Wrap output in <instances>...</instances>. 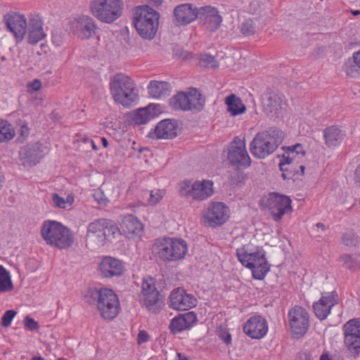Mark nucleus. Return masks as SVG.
<instances>
[{
	"mask_svg": "<svg viewBox=\"0 0 360 360\" xmlns=\"http://www.w3.org/2000/svg\"><path fill=\"white\" fill-rule=\"evenodd\" d=\"M93 196L95 200L97 201L98 203L101 205L105 206L108 202V200L104 195L103 192L100 190L96 191Z\"/></svg>",
	"mask_w": 360,
	"mask_h": 360,
	"instance_id": "de8ad7c7",
	"label": "nucleus"
},
{
	"mask_svg": "<svg viewBox=\"0 0 360 360\" xmlns=\"http://www.w3.org/2000/svg\"><path fill=\"white\" fill-rule=\"evenodd\" d=\"M213 193V183L210 180L196 181L193 183L192 198L204 200Z\"/></svg>",
	"mask_w": 360,
	"mask_h": 360,
	"instance_id": "c756f323",
	"label": "nucleus"
},
{
	"mask_svg": "<svg viewBox=\"0 0 360 360\" xmlns=\"http://www.w3.org/2000/svg\"><path fill=\"white\" fill-rule=\"evenodd\" d=\"M228 212L229 209L223 202H213L203 214L205 224L210 226L221 225L228 219Z\"/></svg>",
	"mask_w": 360,
	"mask_h": 360,
	"instance_id": "6ab92c4d",
	"label": "nucleus"
},
{
	"mask_svg": "<svg viewBox=\"0 0 360 360\" xmlns=\"http://www.w3.org/2000/svg\"><path fill=\"white\" fill-rule=\"evenodd\" d=\"M15 134V130L11 124L7 121H0V143L11 141Z\"/></svg>",
	"mask_w": 360,
	"mask_h": 360,
	"instance_id": "ea45409f",
	"label": "nucleus"
},
{
	"mask_svg": "<svg viewBox=\"0 0 360 360\" xmlns=\"http://www.w3.org/2000/svg\"><path fill=\"white\" fill-rule=\"evenodd\" d=\"M207 29L210 31L217 30L221 25L222 18L219 14L218 10L211 6H205L200 8L198 17Z\"/></svg>",
	"mask_w": 360,
	"mask_h": 360,
	"instance_id": "b1692460",
	"label": "nucleus"
},
{
	"mask_svg": "<svg viewBox=\"0 0 360 360\" xmlns=\"http://www.w3.org/2000/svg\"><path fill=\"white\" fill-rule=\"evenodd\" d=\"M342 242L347 246L352 245L354 241V237L350 234H345L342 238Z\"/></svg>",
	"mask_w": 360,
	"mask_h": 360,
	"instance_id": "6e6d98bb",
	"label": "nucleus"
},
{
	"mask_svg": "<svg viewBox=\"0 0 360 360\" xmlns=\"http://www.w3.org/2000/svg\"><path fill=\"white\" fill-rule=\"evenodd\" d=\"M72 29L78 37L88 39L96 34L97 27L92 18L82 15L72 22Z\"/></svg>",
	"mask_w": 360,
	"mask_h": 360,
	"instance_id": "4be33fe9",
	"label": "nucleus"
},
{
	"mask_svg": "<svg viewBox=\"0 0 360 360\" xmlns=\"http://www.w3.org/2000/svg\"><path fill=\"white\" fill-rule=\"evenodd\" d=\"M223 340H224V342L226 344H227V345L230 344L231 342V334L230 333H226Z\"/></svg>",
	"mask_w": 360,
	"mask_h": 360,
	"instance_id": "680f3d73",
	"label": "nucleus"
},
{
	"mask_svg": "<svg viewBox=\"0 0 360 360\" xmlns=\"http://www.w3.org/2000/svg\"><path fill=\"white\" fill-rule=\"evenodd\" d=\"M110 91L115 102L129 107L138 99V89L133 80L122 73L114 75L110 82Z\"/></svg>",
	"mask_w": 360,
	"mask_h": 360,
	"instance_id": "423d86ee",
	"label": "nucleus"
},
{
	"mask_svg": "<svg viewBox=\"0 0 360 360\" xmlns=\"http://www.w3.org/2000/svg\"><path fill=\"white\" fill-rule=\"evenodd\" d=\"M197 321V316L193 311L181 314L172 319L169 328L173 333H179L188 329Z\"/></svg>",
	"mask_w": 360,
	"mask_h": 360,
	"instance_id": "cd10ccee",
	"label": "nucleus"
},
{
	"mask_svg": "<svg viewBox=\"0 0 360 360\" xmlns=\"http://www.w3.org/2000/svg\"><path fill=\"white\" fill-rule=\"evenodd\" d=\"M262 105L265 115L273 120L283 117L287 107L283 96L273 91L263 96Z\"/></svg>",
	"mask_w": 360,
	"mask_h": 360,
	"instance_id": "9b49d317",
	"label": "nucleus"
},
{
	"mask_svg": "<svg viewBox=\"0 0 360 360\" xmlns=\"http://www.w3.org/2000/svg\"><path fill=\"white\" fill-rule=\"evenodd\" d=\"M177 124L175 120L165 119L157 124L154 133L157 139H172L177 135Z\"/></svg>",
	"mask_w": 360,
	"mask_h": 360,
	"instance_id": "c85d7f7f",
	"label": "nucleus"
},
{
	"mask_svg": "<svg viewBox=\"0 0 360 360\" xmlns=\"http://www.w3.org/2000/svg\"><path fill=\"white\" fill-rule=\"evenodd\" d=\"M353 63L360 69V50L353 53Z\"/></svg>",
	"mask_w": 360,
	"mask_h": 360,
	"instance_id": "4d7b16f0",
	"label": "nucleus"
},
{
	"mask_svg": "<svg viewBox=\"0 0 360 360\" xmlns=\"http://www.w3.org/2000/svg\"><path fill=\"white\" fill-rule=\"evenodd\" d=\"M150 105L139 109L134 115V121L137 124H145L154 117L155 112H152Z\"/></svg>",
	"mask_w": 360,
	"mask_h": 360,
	"instance_id": "4c0bfd02",
	"label": "nucleus"
},
{
	"mask_svg": "<svg viewBox=\"0 0 360 360\" xmlns=\"http://www.w3.org/2000/svg\"><path fill=\"white\" fill-rule=\"evenodd\" d=\"M159 13L148 6L136 7L133 13V23L137 32L144 39L155 37L159 25Z\"/></svg>",
	"mask_w": 360,
	"mask_h": 360,
	"instance_id": "0eeeda50",
	"label": "nucleus"
},
{
	"mask_svg": "<svg viewBox=\"0 0 360 360\" xmlns=\"http://www.w3.org/2000/svg\"><path fill=\"white\" fill-rule=\"evenodd\" d=\"M339 357L336 354H330L328 351H324L321 355L319 360H338Z\"/></svg>",
	"mask_w": 360,
	"mask_h": 360,
	"instance_id": "603ef678",
	"label": "nucleus"
},
{
	"mask_svg": "<svg viewBox=\"0 0 360 360\" xmlns=\"http://www.w3.org/2000/svg\"><path fill=\"white\" fill-rule=\"evenodd\" d=\"M139 301L140 304L149 311L154 314L160 311L162 302L153 278L148 277L143 280L141 291L139 294Z\"/></svg>",
	"mask_w": 360,
	"mask_h": 360,
	"instance_id": "1a4fd4ad",
	"label": "nucleus"
},
{
	"mask_svg": "<svg viewBox=\"0 0 360 360\" xmlns=\"http://www.w3.org/2000/svg\"><path fill=\"white\" fill-rule=\"evenodd\" d=\"M291 202V199L288 196L271 193L267 197L264 204L273 219L277 221L281 219L284 214L292 212Z\"/></svg>",
	"mask_w": 360,
	"mask_h": 360,
	"instance_id": "9d476101",
	"label": "nucleus"
},
{
	"mask_svg": "<svg viewBox=\"0 0 360 360\" xmlns=\"http://www.w3.org/2000/svg\"><path fill=\"white\" fill-rule=\"evenodd\" d=\"M124 4L122 0H92L91 11L99 20L111 23L122 14Z\"/></svg>",
	"mask_w": 360,
	"mask_h": 360,
	"instance_id": "6e6552de",
	"label": "nucleus"
},
{
	"mask_svg": "<svg viewBox=\"0 0 360 360\" xmlns=\"http://www.w3.org/2000/svg\"><path fill=\"white\" fill-rule=\"evenodd\" d=\"M173 13L174 23L179 26H185L198 18L200 8L192 4H183L176 6Z\"/></svg>",
	"mask_w": 360,
	"mask_h": 360,
	"instance_id": "aec40b11",
	"label": "nucleus"
},
{
	"mask_svg": "<svg viewBox=\"0 0 360 360\" xmlns=\"http://www.w3.org/2000/svg\"><path fill=\"white\" fill-rule=\"evenodd\" d=\"M289 323L292 335L299 338L303 336L309 326V314L305 309L295 306L288 312Z\"/></svg>",
	"mask_w": 360,
	"mask_h": 360,
	"instance_id": "ddd939ff",
	"label": "nucleus"
},
{
	"mask_svg": "<svg viewBox=\"0 0 360 360\" xmlns=\"http://www.w3.org/2000/svg\"><path fill=\"white\" fill-rule=\"evenodd\" d=\"M25 326L30 330L34 331L39 328V323L30 316H26L24 319Z\"/></svg>",
	"mask_w": 360,
	"mask_h": 360,
	"instance_id": "09e8293b",
	"label": "nucleus"
},
{
	"mask_svg": "<svg viewBox=\"0 0 360 360\" xmlns=\"http://www.w3.org/2000/svg\"><path fill=\"white\" fill-rule=\"evenodd\" d=\"M300 155L302 157L305 155L303 146L300 143H296L286 148L285 153L283 155V160L279 163L280 169L283 172L282 177L284 179L293 178L295 174L291 175L294 169L293 162L296 161V158Z\"/></svg>",
	"mask_w": 360,
	"mask_h": 360,
	"instance_id": "2eb2a0df",
	"label": "nucleus"
},
{
	"mask_svg": "<svg viewBox=\"0 0 360 360\" xmlns=\"http://www.w3.org/2000/svg\"><path fill=\"white\" fill-rule=\"evenodd\" d=\"M165 191L163 190H153L150 191V198L148 199V202L154 205L157 204L164 196Z\"/></svg>",
	"mask_w": 360,
	"mask_h": 360,
	"instance_id": "c03bdc74",
	"label": "nucleus"
},
{
	"mask_svg": "<svg viewBox=\"0 0 360 360\" xmlns=\"http://www.w3.org/2000/svg\"><path fill=\"white\" fill-rule=\"evenodd\" d=\"M338 303V294L332 292L326 296H322L319 302L313 304L315 315L320 320L326 319L331 308Z\"/></svg>",
	"mask_w": 360,
	"mask_h": 360,
	"instance_id": "393cba45",
	"label": "nucleus"
},
{
	"mask_svg": "<svg viewBox=\"0 0 360 360\" xmlns=\"http://www.w3.org/2000/svg\"><path fill=\"white\" fill-rule=\"evenodd\" d=\"M4 21L15 38L16 42L22 41L27 32V20L23 14L9 12L4 16Z\"/></svg>",
	"mask_w": 360,
	"mask_h": 360,
	"instance_id": "dca6fc26",
	"label": "nucleus"
},
{
	"mask_svg": "<svg viewBox=\"0 0 360 360\" xmlns=\"http://www.w3.org/2000/svg\"><path fill=\"white\" fill-rule=\"evenodd\" d=\"M188 99L187 92H179L171 99L170 105L174 110L188 111L191 106L188 105Z\"/></svg>",
	"mask_w": 360,
	"mask_h": 360,
	"instance_id": "c9c22d12",
	"label": "nucleus"
},
{
	"mask_svg": "<svg viewBox=\"0 0 360 360\" xmlns=\"http://www.w3.org/2000/svg\"><path fill=\"white\" fill-rule=\"evenodd\" d=\"M236 255L240 262L252 271L257 280H263L270 271V264L266 258V252L262 247L252 248L249 245L237 249Z\"/></svg>",
	"mask_w": 360,
	"mask_h": 360,
	"instance_id": "f257e3e1",
	"label": "nucleus"
},
{
	"mask_svg": "<svg viewBox=\"0 0 360 360\" xmlns=\"http://www.w3.org/2000/svg\"><path fill=\"white\" fill-rule=\"evenodd\" d=\"M340 261L342 263V265L351 270L354 269L357 266H359V262L356 257H354L349 255H343L340 257Z\"/></svg>",
	"mask_w": 360,
	"mask_h": 360,
	"instance_id": "a19ab883",
	"label": "nucleus"
},
{
	"mask_svg": "<svg viewBox=\"0 0 360 360\" xmlns=\"http://www.w3.org/2000/svg\"><path fill=\"white\" fill-rule=\"evenodd\" d=\"M200 62L205 65H210L212 68L217 66L215 58L210 55L202 56Z\"/></svg>",
	"mask_w": 360,
	"mask_h": 360,
	"instance_id": "3c124183",
	"label": "nucleus"
},
{
	"mask_svg": "<svg viewBox=\"0 0 360 360\" xmlns=\"http://www.w3.org/2000/svg\"><path fill=\"white\" fill-rule=\"evenodd\" d=\"M101 142L104 148H107L108 146V140L105 137L101 138Z\"/></svg>",
	"mask_w": 360,
	"mask_h": 360,
	"instance_id": "e2e57ef3",
	"label": "nucleus"
},
{
	"mask_svg": "<svg viewBox=\"0 0 360 360\" xmlns=\"http://www.w3.org/2000/svg\"><path fill=\"white\" fill-rule=\"evenodd\" d=\"M16 315V311L13 309H10L6 311L1 318V325L2 326L7 328L8 327L13 318Z\"/></svg>",
	"mask_w": 360,
	"mask_h": 360,
	"instance_id": "a18cd8bd",
	"label": "nucleus"
},
{
	"mask_svg": "<svg viewBox=\"0 0 360 360\" xmlns=\"http://www.w3.org/2000/svg\"><path fill=\"white\" fill-rule=\"evenodd\" d=\"M148 341V334L146 330H140L138 337L137 342L139 345L146 342Z\"/></svg>",
	"mask_w": 360,
	"mask_h": 360,
	"instance_id": "864d4df0",
	"label": "nucleus"
},
{
	"mask_svg": "<svg viewBox=\"0 0 360 360\" xmlns=\"http://www.w3.org/2000/svg\"><path fill=\"white\" fill-rule=\"evenodd\" d=\"M188 105L190 110L200 112L205 107V99L202 96L200 92L195 88H190L187 91Z\"/></svg>",
	"mask_w": 360,
	"mask_h": 360,
	"instance_id": "72a5a7b5",
	"label": "nucleus"
},
{
	"mask_svg": "<svg viewBox=\"0 0 360 360\" xmlns=\"http://www.w3.org/2000/svg\"><path fill=\"white\" fill-rule=\"evenodd\" d=\"M356 64L352 65L350 63H347L345 66V70L347 75L351 77H356L359 75V70Z\"/></svg>",
	"mask_w": 360,
	"mask_h": 360,
	"instance_id": "49530a36",
	"label": "nucleus"
},
{
	"mask_svg": "<svg viewBox=\"0 0 360 360\" xmlns=\"http://www.w3.org/2000/svg\"><path fill=\"white\" fill-rule=\"evenodd\" d=\"M117 231V226L112 221L106 219H98L88 225L86 233L107 236V231L115 234Z\"/></svg>",
	"mask_w": 360,
	"mask_h": 360,
	"instance_id": "bb28decb",
	"label": "nucleus"
},
{
	"mask_svg": "<svg viewBox=\"0 0 360 360\" xmlns=\"http://www.w3.org/2000/svg\"><path fill=\"white\" fill-rule=\"evenodd\" d=\"M45 148L39 143H29L19 150V158L25 167H31L39 162L44 155Z\"/></svg>",
	"mask_w": 360,
	"mask_h": 360,
	"instance_id": "a211bd4d",
	"label": "nucleus"
},
{
	"mask_svg": "<svg viewBox=\"0 0 360 360\" xmlns=\"http://www.w3.org/2000/svg\"><path fill=\"white\" fill-rule=\"evenodd\" d=\"M153 251L160 261L168 264L184 259L188 252V246L181 238L165 237L155 240Z\"/></svg>",
	"mask_w": 360,
	"mask_h": 360,
	"instance_id": "20e7f679",
	"label": "nucleus"
},
{
	"mask_svg": "<svg viewBox=\"0 0 360 360\" xmlns=\"http://www.w3.org/2000/svg\"><path fill=\"white\" fill-rule=\"evenodd\" d=\"M106 240V236L95 235L93 233H86L85 237V242L86 248L91 250H97L103 247Z\"/></svg>",
	"mask_w": 360,
	"mask_h": 360,
	"instance_id": "e433bc0d",
	"label": "nucleus"
},
{
	"mask_svg": "<svg viewBox=\"0 0 360 360\" xmlns=\"http://www.w3.org/2000/svg\"><path fill=\"white\" fill-rule=\"evenodd\" d=\"M355 183L360 186V165L355 170Z\"/></svg>",
	"mask_w": 360,
	"mask_h": 360,
	"instance_id": "13d9d810",
	"label": "nucleus"
},
{
	"mask_svg": "<svg viewBox=\"0 0 360 360\" xmlns=\"http://www.w3.org/2000/svg\"><path fill=\"white\" fill-rule=\"evenodd\" d=\"M52 200L57 207L62 209H65L68 207L65 198L59 196V195L57 193H53L52 195Z\"/></svg>",
	"mask_w": 360,
	"mask_h": 360,
	"instance_id": "8fccbe9b",
	"label": "nucleus"
},
{
	"mask_svg": "<svg viewBox=\"0 0 360 360\" xmlns=\"http://www.w3.org/2000/svg\"><path fill=\"white\" fill-rule=\"evenodd\" d=\"M228 159L232 165L237 167H249L250 158L246 150L244 140L235 137L229 148Z\"/></svg>",
	"mask_w": 360,
	"mask_h": 360,
	"instance_id": "4468645a",
	"label": "nucleus"
},
{
	"mask_svg": "<svg viewBox=\"0 0 360 360\" xmlns=\"http://www.w3.org/2000/svg\"><path fill=\"white\" fill-rule=\"evenodd\" d=\"M299 168L300 169L301 175H303L304 172L305 167L304 165H300V166H299Z\"/></svg>",
	"mask_w": 360,
	"mask_h": 360,
	"instance_id": "69168bd1",
	"label": "nucleus"
},
{
	"mask_svg": "<svg viewBox=\"0 0 360 360\" xmlns=\"http://www.w3.org/2000/svg\"><path fill=\"white\" fill-rule=\"evenodd\" d=\"M27 32V43L32 45L38 44L46 37V34L44 29L43 20L39 15L31 14L29 15Z\"/></svg>",
	"mask_w": 360,
	"mask_h": 360,
	"instance_id": "412c9836",
	"label": "nucleus"
},
{
	"mask_svg": "<svg viewBox=\"0 0 360 360\" xmlns=\"http://www.w3.org/2000/svg\"><path fill=\"white\" fill-rule=\"evenodd\" d=\"M345 136V133L337 126L328 127L323 131L325 143L329 148L340 145Z\"/></svg>",
	"mask_w": 360,
	"mask_h": 360,
	"instance_id": "2f4dec72",
	"label": "nucleus"
},
{
	"mask_svg": "<svg viewBox=\"0 0 360 360\" xmlns=\"http://www.w3.org/2000/svg\"><path fill=\"white\" fill-rule=\"evenodd\" d=\"M14 288L10 273L0 265V292L13 290Z\"/></svg>",
	"mask_w": 360,
	"mask_h": 360,
	"instance_id": "58836bf2",
	"label": "nucleus"
},
{
	"mask_svg": "<svg viewBox=\"0 0 360 360\" xmlns=\"http://www.w3.org/2000/svg\"><path fill=\"white\" fill-rule=\"evenodd\" d=\"M283 139L284 135L281 130L270 127L255 135L250 144V151L255 158L264 159L272 154Z\"/></svg>",
	"mask_w": 360,
	"mask_h": 360,
	"instance_id": "7ed1b4c3",
	"label": "nucleus"
},
{
	"mask_svg": "<svg viewBox=\"0 0 360 360\" xmlns=\"http://www.w3.org/2000/svg\"><path fill=\"white\" fill-rule=\"evenodd\" d=\"M316 226L318 228V229H321L323 231H324L326 229V226L323 224V223H317L316 224Z\"/></svg>",
	"mask_w": 360,
	"mask_h": 360,
	"instance_id": "0e129e2a",
	"label": "nucleus"
},
{
	"mask_svg": "<svg viewBox=\"0 0 360 360\" xmlns=\"http://www.w3.org/2000/svg\"><path fill=\"white\" fill-rule=\"evenodd\" d=\"M344 342L351 354L356 358L360 353V320L353 319L343 326Z\"/></svg>",
	"mask_w": 360,
	"mask_h": 360,
	"instance_id": "f8f14e48",
	"label": "nucleus"
},
{
	"mask_svg": "<svg viewBox=\"0 0 360 360\" xmlns=\"http://www.w3.org/2000/svg\"><path fill=\"white\" fill-rule=\"evenodd\" d=\"M225 103L227 105V111L232 116L243 113L246 110L245 105L243 103L241 99L235 94H231L225 99Z\"/></svg>",
	"mask_w": 360,
	"mask_h": 360,
	"instance_id": "f704fd0d",
	"label": "nucleus"
},
{
	"mask_svg": "<svg viewBox=\"0 0 360 360\" xmlns=\"http://www.w3.org/2000/svg\"><path fill=\"white\" fill-rule=\"evenodd\" d=\"M170 89V84L167 82L151 81L148 86L149 94L155 98L169 96Z\"/></svg>",
	"mask_w": 360,
	"mask_h": 360,
	"instance_id": "473e14b6",
	"label": "nucleus"
},
{
	"mask_svg": "<svg viewBox=\"0 0 360 360\" xmlns=\"http://www.w3.org/2000/svg\"><path fill=\"white\" fill-rule=\"evenodd\" d=\"M197 304L196 298L181 288L173 290L169 295L168 305L170 308L179 310H188Z\"/></svg>",
	"mask_w": 360,
	"mask_h": 360,
	"instance_id": "f3484780",
	"label": "nucleus"
},
{
	"mask_svg": "<svg viewBox=\"0 0 360 360\" xmlns=\"http://www.w3.org/2000/svg\"><path fill=\"white\" fill-rule=\"evenodd\" d=\"M84 298L89 304L96 305L104 319L111 320L119 314V299L110 289L89 288L86 291Z\"/></svg>",
	"mask_w": 360,
	"mask_h": 360,
	"instance_id": "f03ea898",
	"label": "nucleus"
},
{
	"mask_svg": "<svg viewBox=\"0 0 360 360\" xmlns=\"http://www.w3.org/2000/svg\"><path fill=\"white\" fill-rule=\"evenodd\" d=\"M243 331L252 339H260L268 331L267 322L261 316H252L245 322Z\"/></svg>",
	"mask_w": 360,
	"mask_h": 360,
	"instance_id": "5701e85b",
	"label": "nucleus"
},
{
	"mask_svg": "<svg viewBox=\"0 0 360 360\" xmlns=\"http://www.w3.org/2000/svg\"><path fill=\"white\" fill-rule=\"evenodd\" d=\"M65 200L66 201L67 207H70L74 202V198L71 195H68Z\"/></svg>",
	"mask_w": 360,
	"mask_h": 360,
	"instance_id": "052dcab7",
	"label": "nucleus"
},
{
	"mask_svg": "<svg viewBox=\"0 0 360 360\" xmlns=\"http://www.w3.org/2000/svg\"><path fill=\"white\" fill-rule=\"evenodd\" d=\"M193 184L191 181H184L179 184V192L181 196L192 198Z\"/></svg>",
	"mask_w": 360,
	"mask_h": 360,
	"instance_id": "37998d69",
	"label": "nucleus"
},
{
	"mask_svg": "<svg viewBox=\"0 0 360 360\" xmlns=\"http://www.w3.org/2000/svg\"><path fill=\"white\" fill-rule=\"evenodd\" d=\"M295 360H312L311 356L307 354H302L297 356Z\"/></svg>",
	"mask_w": 360,
	"mask_h": 360,
	"instance_id": "bf43d9fd",
	"label": "nucleus"
},
{
	"mask_svg": "<svg viewBox=\"0 0 360 360\" xmlns=\"http://www.w3.org/2000/svg\"><path fill=\"white\" fill-rule=\"evenodd\" d=\"M240 32L245 36H251L255 33V26L252 20H247L240 26Z\"/></svg>",
	"mask_w": 360,
	"mask_h": 360,
	"instance_id": "79ce46f5",
	"label": "nucleus"
},
{
	"mask_svg": "<svg viewBox=\"0 0 360 360\" xmlns=\"http://www.w3.org/2000/svg\"><path fill=\"white\" fill-rule=\"evenodd\" d=\"M32 360H45L44 358H42L41 356H34Z\"/></svg>",
	"mask_w": 360,
	"mask_h": 360,
	"instance_id": "774afa93",
	"label": "nucleus"
},
{
	"mask_svg": "<svg viewBox=\"0 0 360 360\" xmlns=\"http://www.w3.org/2000/svg\"><path fill=\"white\" fill-rule=\"evenodd\" d=\"M352 13L354 15H358L360 14V11L359 10H355V11H352Z\"/></svg>",
	"mask_w": 360,
	"mask_h": 360,
	"instance_id": "338daca9",
	"label": "nucleus"
},
{
	"mask_svg": "<svg viewBox=\"0 0 360 360\" xmlns=\"http://www.w3.org/2000/svg\"><path fill=\"white\" fill-rule=\"evenodd\" d=\"M120 228L124 234L136 236H139L143 229L141 222L132 214L123 217Z\"/></svg>",
	"mask_w": 360,
	"mask_h": 360,
	"instance_id": "7c9ffc66",
	"label": "nucleus"
},
{
	"mask_svg": "<svg viewBox=\"0 0 360 360\" xmlns=\"http://www.w3.org/2000/svg\"><path fill=\"white\" fill-rule=\"evenodd\" d=\"M41 235L46 244L59 249L68 248L74 242V235L71 231L56 221H44L41 228Z\"/></svg>",
	"mask_w": 360,
	"mask_h": 360,
	"instance_id": "39448f33",
	"label": "nucleus"
},
{
	"mask_svg": "<svg viewBox=\"0 0 360 360\" xmlns=\"http://www.w3.org/2000/svg\"><path fill=\"white\" fill-rule=\"evenodd\" d=\"M99 269L101 275L105 278L120 276L124 270L122 262L112 257H104L100 263Z\"/></svg>",
	"mask_w": 360,
	"mask_h": 360,
	"instance_id": "a878e982",
	"label": "nucleus"
},
{
	"mask_svg": "<svg viewBox=\"0 0 360 360\" xmlns=\"http://www.w3.org/2000/svg\"><path fill=\"white\" fill-rule=\"evenodd\" d=\"M27 86L31 88L33 91H37L41 89V82L39 79H35L32 82H30Z\"/></svg>",
	"mask_w": 360,
	"mask_h": 360,
	"instance_id": "5fc2aeb1",
	"label": "nucleus"
}]
</instances>
